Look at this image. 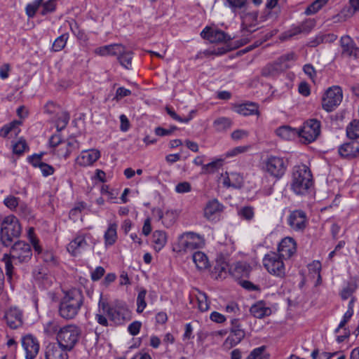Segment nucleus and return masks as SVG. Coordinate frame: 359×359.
<instances>
[{"label":"nucleus","mask_w":359,"mask_h":359,"mask_svg":"<svg viewBox=\"0 0 359 359\" xmlns=\"http://www.w3.org/2000/svg\"><path fill=\"white\" fill-rule=\"evenodd\" d=\"M84 302L82 291L78 288H72L64 292L59 306V316L66 320L74 319L79 314Z\"/></svg>","instance_id":"1"},{"label":"nucleus","mask_w":359,"mask_h":359,"mask_svg":"<svg viewBox=\"0 0 359 359\" xmlns=\"http://www.w3.org/2000/svg\"><path fill=\"white\" fill-rule=\"evenodd\" d=\"M32 256L31 246L23 241L16 242L11 248L9 255L5 254L2 261L5 264L6 274L8 278L13 275V262L15 264L27 262Z\"/></svg>","instance_id":"2"},{"label":"nucleus","mask_w":359,"mask_h":359,"mask_svg":"<svg viewBox=\"0 0 359 359\" xmlns=\"http://www.w3.org/2000/svg\"><path fill=\"white\" fill-rule=\"evenodd\" d=\"M81 334V328L76 324H68L61 327L56 336L59 346L70 351L78 343Z\"/></svg>","instance_id":"3"},{"label":"nucleus","mask_w":359,"mask_h":359,"mask_svg":"<svg viewBox=\"0 0 359 359\" xmlns=\"http://www.w3.org/2000/svg\"><path fill=\"white\" fill-rule=\"evenodd\" d=\"M22 232V226L18 219L13 215L5 217L1 224V239L6 246L11 245Z\"/></svg>","instance_id":"4"},{"label":"nucleus","mask_w":359,"mask_h":359,"mask_svg":"<svg viewBox=\"0 0 359 359\" xmlns=\"http://www.w3.org/2000/svg\"><path fill=\"white\" fill-rule=\"evenodd\" d=\"M95 244V240L92 233L86 231H80L67 244V250L72 256L78 257L91 245Z\"/></svg>","instance_id":"5"},{"label":"nucleus","mask_w":359,"mask_h":359,"mask_svg":"<svg viewBox=\"0 0 359 359\" xmlns=\"http://www.w3.org/2000/svg\"><path fill=\"white\" fill-rule=\"evenodd\" d=\"M204 245L203 238L194 232H185L178 237L177 250L180 252H191Z\"/></svg>","instance_id":"6"},{"label":"nucleus","mask_w":359,"mask_h":359,"mask_svg":"<svg viewBox=\"0 0 359 359\" xmlns=\"http://www.w3.org/2000/svg\"><path fill=\"white\" fill-rule=\"evenodd\" d=\"M283 257L274 252L266 254L262 259L264 269L270 273L278 278H284L286 269Z\"/></svg>","instance_id":"7"},{"label":"nucleus","mask_w":359,"mask_h":359,"mask_svg":"<svg viewBox=\"0 0 359 359\" xmlns=\"http://www.w3.org/2000/svg\"><path fill=\"white\" fill-rule=\"evenodd\" d=\"M287 163L283 158L277 156H269L264 161V169L271 177L280 179L283 177Z\"/></svg>","instance_id":"8"},{"label":"nucleus","mask_w":359,"mask_h":359,"mask_svg":"<svg viewBox=\"0 0 359 359\" xmlns=\"http://www.w3.org/2000/svg\"><path fill=\"white\" fill-rule=\"evenodd\" d=\"M343 98L342 90L340 87L334 86L329 88L322 98L323 109L327 111H332Z\"/></svg>","instance_id":"9"},{"label":"nucleus","mask_w":359,"mask_h":359,"mask_svg":"<svg viewBox=\"0 0 359 359\" xmlns=\"http://www.w3.org/2000/svg\"><path fill=\"white\" fill-rule=\"evenodd\" d=\"M320 133V123L316 119H310L298 130V136L304 139V143L315 141Z\"/></svg>","instance_id":"10"},{"label":"nucleus","mask_w":359,"mask_h":359,"mask_svg":"<svg viewBox=\"0 0 359 359\" xmlns=\"http://www.w3.org/2000/svg\"><path fill=\"white\" fill-rule=\"evenodd\" d=\"M287 224L295 231H303L307 225V217L302 210H295L290 212Z\"/></svg>","instance_id":"11"},{"label":"nucleus","mask_w":359,"mask_h":359,"mask_svg":"<svg viewBox=\"0 0 359 359\" xmlns=\"http://www.w3.org/2000/svg\"><path fill=\"white\" fill-rule=\"evenodd\" d=\"M4 319L11 329H18L22 325L23 312L17 306H11L5 311Z\"/></svg>","instance_id":"12"},{"label":"nucleus","mask_w":359,"mask_h":359,"mask_svg":"<svg viewBox=\"0 0 359 359\" xmlns=\"http://www.w3.org/2000/svg\"><path fill=\"white\" fill-rule=\"evenodd\" d=\"M201 36L210 43H226L231 40V36L224 32L208 26L203 29Z\"/></svg>","instance_id":"13"},{"label":"nucleus","mask_w":359,"mask_h":359,"mask_svg":"<svg viewBox=\"0 0 359 359\" xmlns=\"http://www.w3.org/2000/svg\"><path fill=\"white\" fill-rule=\"evenodd\" d=\"M224 206L217 199L209 201L204 208V217L210 221H217L222 212Z\"/></svg>","instance_id":"14"},{"label":"nucleus","mask_w":359,"mask_h":359,"mask_svg":"<svg viewBox=\"0 0 359 359\" xmlns=\"http://www.w3.org/2000/svg\"><path fill=\"white\" fill-rule=\"evenodd\" d=\"M22 346L25 351L26 359H34L39 353V344L32 335H27L22 339Z\"/></svg>","instance_id":"15"},{"label":"nucleus","mask_w":359,"mask_h":359,"mask_svg":"<svg viewBox=\"0 0 359 359\" xmlns=\"http://www.w3.org/2000/svg\"><path fill=\"white\" fill-rule=\"evenodd\" d=\"M108 316L111 321L118 325L123 324L130 319V311L126 304L112 307Z\"/></svg>","instance_id":"16"},{"label":"nucleus","mask_w":359,"mask_h":359,"mask_svg":"<svg viewBox=\"0 0 359 359\" xmlns=\"http://www.w3.org/2000/svg\"><path fill=\"white\" fill-rule=\"evenodd\" d=\"M340 45L341 54L347 57L357 58L359 55V48L356 46L353 40L348 35L341 37Z\"/></svg>","instance_id":"17"},{"label":"nucleus","mask_w":359,"mask_h":359,"mask_svg":"<svg viewBox=\"0 0 359 359\" xmlns=\"http://www.w3.org/2000/svg\"><path fill=\"white\" fill-rule=\"evenodd\" d=\"M100 157V152L95 149L82 151L76 158V163L81 166H88L95 163Z\"/></svg>","instance_id":"18"},{"label":"nucleus","mask_w":359,"mask_h":359,"mask_svg":"<svg viewBox=\"0 0 359 359\" xmlns=\"http://www.w3.org/2000/svg\"><path fill=\"white\" fill-rule=\"evenodd\" d=\"M240 17L241 19V27L243 30L252 32L255 29H252V28L255 27L257 22L258 18V12L257 11H252L248 12L245 10L243 11L240 13Z\"/></svg>","instance_id":"19"},{"label":"nucleus","mask_w":359,"mask_h":359,"mask_svg":"<svg viewBox=\"0 0 359 359\" xmlns=\"http://www.w3.org/2000/svg\"><path fill=\"white\" fill-rule=\"evenodd\" d=\"M278 255L285 258H290L297 250L296 242L292 238H283L278 245Z\"/></svg>","instance_id":"20"},{"label":"nucleus","mask_w":359,"mask_h":359,"mask_svg":"<svg viewBox=\"0 0 359 359\" xmlns=\"http://www.w3.org/2000/svg\"><path fill=\"white\" fill-rule=\"evenodd\" d=\"M339 155L345 158L359 157V142H351L341 144L338 149Z\"/></svg>","instance_id":"21"},{"label":"nucleus","mask_w":359,"mask_h":359,"mask_svg":"<svg viewBox=\"0 0 359 359\" xmlns=\"http://www.w3.org/2000/svg\"><path fill=\"white\" fill-rule=\"evenodd\" d=\"M68 351L57 344H49L45 350L46 359H68Z\"/></svg>","instance_id":"22"},{"label":"nucleus","mask_w":359,"mask_h":359,"mask_svg":"<svg viewBox=\"0 0 359 359\" xmlns=\"http://www.w3.org/2000/svg\"><path fill=\"white\" fill-rule=\"evenodd\" d=\"M123 52V46L119 43H114L100 46L95 49L94 53L100 56L118 55Z\"/></svg>","instance_id":"23"},{"label":"nucleus","mask_w":359,"mask_h":359,"mask_svg":"<svg viewBox=\"0 0 359 359\" xmlns=\"http://www.w3.org/2000/svg\"><path fill=\"white\" fill-rule=\"evenodd\" d=\"M20 123V121H14L4 125L0 130V136L8 139L16 137L20 132L19 128Z\"/></svg>","instance_id":"24"},{"label":"nucleus","mask_w":359,"mask_h":359,"mask_svg":"<svg viewBox=\"0 0 359 359\" xmlns=\"http://www.w3.org/2000/svg\"><path fill=\"white\" fill-rule=\"evenodd\" d=\"M292 180H313L310 168L305 164L294 165L292 170Z\"/></svg>","instance_id":"25"},{"label":"nucleus","mask_w":359,"mask_h":359,"mask_svg":"<svg viewBox=\"0 0 359 359\" xmlns=\"http://www.w3.org/2000/svg\"><path fill=\"white\" fill-rule=\"evenodd\" d=\"M250 313L257 318H263L271 314V309L266 304L259 301L253 304L250 309Z\"/></svg>","instance_id":"26"},{"label":"nucleus","mask_w":359,"mask_h":359,"mask_svg":"<svg viewBox=\"0 0 359 359\" xmlns=\"http://www.w3.org/2000/svg\"><path fill=\"white\" fill-rule=\"evenodd\" d=\"M313 181H292L291 189L297 195H306L312 191Z\"/></svg>","instance_id":"27"},{"label":"nucleus","mask_w":359,"mask_h":359,"mask_svg":"<svg viewBox=\"0 0 359 359\" xmlns=\"http://www.w3.org/2000/svg\"><path fill=\"white\" fill-rule=\"evenodd\" d=\"M245 334H242L240 332L230 330L229 335L225 339L222 344L224 349L229 350L238 344L245 337Z\"/></svg>","instance_id":"28"},{"label":"nucleus","mask_w":359,"mask_h":359,"mask_svg":"<svg viewBox=\"0 0 359 359\" xmlns=\"http://www.w3.org/2000/svg\"><path fill=\"white\" fill-rule=\"evenodd\" d=\"M117 227L116 223H109L104 234V245L109 247L113 245L117 241Z\"/></svg>","instance_id":"29"},{"label":"nucleus","mask_w":359,"mask_h":359,"mask_svg":"<svg viewBox=\"0 0 359 359\" xmlns=\"http://www.w3.org/2000/svg\"><path fill=\"white\" fill-rule=\"evenodd\" d=\"M275 133L283 140H290L298 136V130L287 125L278 127Z\"/></svg>","instance_id":"30"},{"label":"nucleus","mask_w":359,"mask_h":359,"mask_svg":"<svg viewBox=\"0 0 359 359\" xmlns=\"http://www.w3.org/2000/svg\"><path fill=\"white\" fill-rule=\"evenodd\" d=\"M224 158L221 156L215 158L212 161L207 164L203 165L201 172L203 173L210 174L214 173L219 170L224 165Z\"/></svg>","instance_id":"31"},{"label":"nucleus","mask_w":359,"mask_h":359,"mask_svg":"<svg viewBox=\"0 0 359 359\" xmlns=\"http://www.w3.org/2000/svg\"><path fill=\"white\" fill-rule=\"evenodd\" d=\"M235 111L243 116L257 114H258V106L253 102H247L236 106Z\"/></svg>","instance_id":"32"},{"label":"nucleus","mask_w":359,"mask_h":359,"mask_svg":"<svg viewBox=\"0 0 359 359\" xmlns=\"http://www.w3.org/2000/svg\"><path fill=\"white\" fill-rule=\"evenodd\" d=\"M152 239L154 248L156 252L162 250L167 243V236L163 231H155L153 233Z\"/></svg>","instance_id":"33"},{"label":"nucleus","mask_w":359,"mask_h":359,"mask_svg":"<svg viewBox=\"0 0 359 359\" xmlns=\"http://www.w3.org/2000/svg\"><path fill=\"white\" fill-rule=\"evenodd\" d=\"M79 148V143L75 139H69L66 143L65 148H60L57 151V155L60 157L67 158L69 156L70 154Z\"/></svg>","instance_id":"34"},{"label":"nucleus","mask_w":359,"mask_h":359,"mask_svg":"<svg viewBox=\"0 0 359 359\" xmlns=\"http://www.w3.org/2000/svg\"><path fill=\"white\" fill-rule=\"evenodd\" d=\"M158 216L162 219L163 225L166 227L171 226L175 222L177 214L175 210H167L165 213L161 210H158Z\"/></svg>","instance_id":"35"},{"label":"nucleus","mask_w":359,"mask_h":359,"mask_svg":"<svg viewBox=\"0 0 359 359\" xmlns=\"http://www.w3.org/2000/svg\"><path fill=\"white\" fill-rule=\"evenodd\" d=\"M70 118L69 114L66 111H59L56 113L55 126L58 132L65 129Z\"/></svg>","instance_id":"36"},{"label":"nucleus","mask_w":359,"mask_h":359,"mask_svg":"<svg viewBox=\"0 0 359 359\" xmlns=\"http://www.w3.org/2000/svg\"><path fill=\"white\" fill-rule=\"evenodd\" d=\"M192 259L196 267L200 270L205 269L209 266L208 258L204 252H195L192 255Z\"/></svg>","instance_id":"37"},{"label":"nucleus","mask_w":359,"mask_h":359,"mask_svg":"<svg viewBox=\"0 0 359 359\" xmlns=\"http://www.w3.org/2000/svg\"><path fill=\"white\" fill-rule=\"evenodd\" d=\"M121 65L127 69L132 67L133 53L123 46V52L116 55Z\"/></svg>","instance_id":"38"},{"label":"nucleus","mask_w":359,"mask_h":359,"mask_svg":"<svg viewBox=\"0 0 359 359\" xmlns=\"http://www.w3.org/2000/svg\"><path fill=\"white\" fill-rule=\"evenodd\" d=\"M43 0H33L32 2L27 4L25 7V13L29 18H33L36 12L42 6Z\"/></svg>","instance_id":"39"},{"label":"nucleus","mask_w":359,"mask_h":359,"mask_svg":"<svg viewBox=\"0 0 359 359\" xmlns=\"http://www.w3.org/2000/svg\"><path fill=\"white\" fill-rule=\"evenodd\" d=\"M69 39V34L65 33L61 34L60 36L55 39L54 41L52 50L55 52H58L62 50L66 46L67 42Z\"/></svg>","instance_id":"40"},{"label":"nucleus","mask_w":359,"mask_h":359,"mask_svg":"<svg viewBox=\"0 0 359 359\" xmlns=\"http://www.w3.org/2000/svg\"><path fill=\"white\" fill-rule=\"evenodd\" d=\"M231 120L226 117L218 118L213 123L214 128L217 131L219 132L224 131L229 129L231 127Z\"/></svg>","instance_id":"41"},{"label":"nucleus","mask_w":359,"mask_h":359,"mask_svg":"<svg viewBox=\"0 0 359 359\" xmlns=\"http://www.w3.org/2000/svg\"><path fill=\"white\" fill-rule=\"evenodd\" d=\"M346 134L350 139L359 137V120H353L346 128Z\"/></svg>","instance_id":"42"},{"label":"nucleus","mask_w":359,"mask_h":359,"mask_svg":"<svg viewBox=\"0 0 359 359\" xmlns=\"http://www.w3.org/2000/svg\"><path fill=\"white\" fill-rule=\"evenodd\" d=\"M327 1L328 0H316L306 8L304 13L307 15L315 14L321 9Z\"/></svg>","instance_id":"43"},{"label":"nucleus","mask_w":359,"mask_h":359,"mask_svg":"<svg viewBox=\"0 0 359 359\" xmlns=\"http://www.w3.org/2000/svg\"><path fill=\"white\" fill-rule=\"evenodd\" d=\"M59 324L55 320H50L43 325V332L48 336H52L55 334H57L60 329Z\"/></svg>","instance_id":"44"},{"label":"nucleus","mask_w":359,"mask_h":359,"mask_svg":"<svg viewBox=\"0 0 359 359\" xmlns=\"http://www.w3.org/2000/svg\"><path fill=\"white\" fill-rule=\"evenodd\" d=\"M198 302V309L202 311H206L210 308V304L208 300V297L204 292H199L196 296Z\"/></svg>","instance_id":"45"},{"label":"nucleus","mask_w":359,"mask_h":359,"mask_svg":"<svg viewBox=\"0 0 359 359\" xmlns=\"http://www.w3.org/2000/svg\"><path fill=\"white\" fill-rule=\"evenodd\" d=\"M147 290L144 289L141 290L137 297V312L141 313L143 312L147 306L145 301Z\"/></svg>","instance_id":"46"},{"label":"nucleus","mask_w":359,"mask_h":359,"mask_svg":"<svg viewBox=\"0 0 359 359\" xmlns=\"http://www.w3.org/2000/svg\"><path fill=\"white\" fill-rule=\"evenodd\" d=\"M165 110L168 113V114L174 120L180 122V123H189L193 118L192 116V114L194 113V111H191L189 116L188 117H186V118H182L180 117L179 115H177L176 114V112L175 111V110L171 108V107H165Z\"/></svg>","instance_id":"47"},{"label":"nucleus","mask_w":359,"mask_h":359,"mask_svg":"<svg viewBox=\"0 0 359 359\" xmlns=\"http://www.w3.org/2000/svg\"><path fill=\"white\" fill-rule=\"evenodd\" d=\"M266 347L264 346H259L253 349L247 359H269V355L264 353Z\"/></svg>","instance_id":"48"},{"label":"nucleus","mask_w":359,"mask_h":359,"mask_svg":"<svg viewBox=\"0 0 359 359\" xmlns=\"http://www.w3.org/2000/svg\"><path fill=\"white\" fill-rule=\"evenodd\" d=\"M27 238L32 244L35 252H36L38 254H40L42 250L40 245H39L38 239L35 237L34 229L33 227H29L27 230Z\"/></svg>","instance_id":"49"},{"label":"nucleus","mask_w":359,"mask_h":359,"mask_svg":"<svg viewBox=\"0 0 359 359\" xmlns=\"http://www.w3.org/2000/svg\"><path fill=\"white\" fill-rule=\"evenodd\" d=\"M56 8V0H48L46 2L43 1L40 13L41 15H46L53 13Z\"/></svg>","instance_id":"50"},{"label":"nucleus","mask_w":359,"mask_h":359,"mask_svg":"<svg viewBox=\"0 0 359 359\" xmlns=\"http://www.w3.org/2000/svg\"><path fill=\"white\" fill-rule=\"evenodd\" d=\"M28 149L26 141L20 138L17 142L13 144V151L14 154L21 155Z\"/></svg>","instance_id":"51"},{"label":"nucleus","mask_w":359,"mask_h":359,"mask_svg":"<svg viewBox=\"0 0 359 359\" xmlns=\"http://www.w3.org/2000/svg\"><path fill=\"white\" fill-rule=\"evenodd\" d=\"M302 33H303V32L301 29L300 25L294 26V27H291L287 32H284L282 34L280 39L282 40H287L297 34H302Z\"/></svg>","instance_id":"52"},{"label":"nucleus","mask_w":359,"mask_h":359,"mask_svg":"<svg viewBox=\"0 0 359 359\" xmlns=\"http://www.w3.org/2000/svg\"><path fill=\"white\" fill-rule=\"evenodd\" d=\"M229 7L233 12L245 8L248 0H226Z\"/></svg>","instance_id":"53"},{"label":"nucleus","mask_w":359,"mask_h":359,"mask_svg":"<svg viewBox=\"0 0 359 359\" xmlns=\"http://www.w3.org/2000/svg\"><path fill=\"white\" fill-rule=\"evenodd\" d=\"M43 155V152H41L40 154H34L27 158L28 162L30 163L34 167L39 168L41 164L43 163V162L41 161Z\"/></svg>","instance_id":"54"},{"label":"nucleus","mask_w":359,"mask_h":359,"mask_svg":"<svg viewBox=\"0 0 359 359\" xmlns=\"http://www.w3.org/2000/svg\"><path fill=\"white\" fill-rule=\"evenodd\" d=\"M239 214L244 219L250 220L253 218L255 215L254 209L251 206H245L241 209Z\"/></svg>","instance_id":"55"},{"label":"nucleus","mask_w":359,"mask_h":359,"mask_svg":"<svg viewBox=\"0 0 359 359\" xmlns=\"http://www.w3.org/2000/svg\"><path fill=\"white\" fill-rule=\"evenodd\" d=\"M105 314L106 313L97 311L95 314V320L99 325L103 327H108L109 325V320Z\"/></svg>","instance_id":"56"},{"label":"nucleus","mask_w":359,"mask_h":359,"mask_svg":"<svg viewBox=\"0 0 359 359\" xmlns=\"http://www.w3.org/2000/svg\"><path fill=\"white\" fill-rule=\"evenodd\" d=\"M142 327V323L138 320L133 321L128 327V332L133 335L136 336L139 334Z\"/></svg>","instance_id":"57"},{"label":"nucleus","mask_w":359,"mask_h":359,"mask_svg":"<svg viewBox=\"0 0 359 359\" xmlns=\"http://www.w3.org/2000/svg\"><path fill=\"white\" fill-rule=\"evenodd\" d=\"M111 308L112 307L109 306L108 302L102 299L101 295L98 302L97 311L106 313V314L108 316L111 311Z\"/></svg>","instance_id":"58"},{"label":"nucleus","mask_w":359,"mask_h":359,"mask_svg":"<svg viewBox=\"0 0 359 359\" xmlns=\"http://www.w3.org/2000/svg\"><path fill=\"white\" fill-rule=\"evenodd\" d=\"M355 290V287L352 285H348L342 289L340 296L342 299L346 300L351 297Z\"/></svg>","instance_id":"59"},{"label":"nucleus","mask_w":359,"mask_h":359,"mask_svg":"<svg viewBox=\"0 0 359 359\" xmlns=\"http://www.w3.org/2000/svg\"><path fill=\"white\" fill-rule=\"evenodd\" d=\"M303 33H309L316 25V21L313 19H309L300 25Z\"/></svg>","instance_id":"60"},{"label":"nucleus","mask_w":359,"mask_h":359,"mask_svg":"<svg viewBox=\"0 0 359 359\" xmlns=\"http://www.w3.org/2000/svg\"><path fill=\"white\" fill-rule=\"evenodd\" d=\"M353 314V310L348 309L346 312L344 313L342 320H341L340 323L339 324L338 327L335 330V332H338L340 329H342L346 323L350 320V318L352 317Z\"/></svg>","instance_id":"61"},{"label":"nucleus","mask_w":359,"mask_h":359,"mask_svg":"<svg viewBox=\"0 0 359 359\" xmlns=\"http://www.w3.org/2000/svg\"><path fill=\"white\" fill-rule=\"evenodd\" d=\"M194 337L193 334V327L191 323H187L184 327V332L182 335V340L184 341L192 339Z\"/></svg>","instance_id":"62"},{"label":"nucleus","mask_w":359,"mask_h":359,"mask_svg":"<svg viewBox=\"0 0 359 359\" xmlns=\"http://www.w3.org/2000/svg\"><path fill=\"white\" fill-rule=\"evenodd\" d=\"M277 68L274 65H268L262 69V74L264 76L269 77L276 74Z\"/></svg>","instance_id":"63"},{"label":"nucleus","mask_w":359,"mask_h":359,"mask_svg":"<svg viewBox=\"0 0 359 359\" xmlns=\"http://www.w3.org/2000/svg\"><path fill=\"white\" fill-rule=\"evenodd\" d=\"M104 269L102 266H97L91 273V279L93 281L99 280L104 274Z\"/></svg>","instance_id":"64"}]
</instances>
